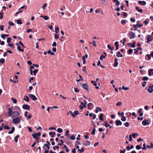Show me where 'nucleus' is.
Instances as JSON below:
<instances>
[{
    "label": "nucleus",
    "mask_w": 153,
    "mask_h": 153,
    "mask_svg": "<svg viewBox=\"0 0 153 153\" xmlns=\"http://www.w3.org/2000/svg\"><path fill=\"white\" fill-rule=\"evenodd\" d=\"M41 135V134L40 132H38V133H35L34 134H32L33 138L36 140V141L37 143H39L38 140H39V138L38 137H40Z\"/></svg>",
    "instance_id": "obj_1"
},
{
    "label": "nucleus",
    "mask_w": 153,
    "mask_h": 153,
    "mask_svg": "<svg viewBox=\"0 0 153 153\" xmlns=\"http://www.w3.org/2000/svg\"><path fill=\"white\" fill-rule=\"evenodd\" d=\"M51 144H44L43 148L45 151V153H48V150L50 148L49 145Z\"/></svg>",
    "instance_id": "obj_2"
},
{
    "label": "nucleus",
    "mask_w": 153,
    "mask_h": 153,
    "mask_svg": "<svg viewBox=\"0 0 153 153\" xmlns=\"http://www.w3.org/2000/svg\"><path fill=\"white\" fill-rule=\"evenodd\" d=\"M20 117L22 118V117L20 116L19 117H17L16 118H15L12 120L13 122V123H18L19 122L20 120Z\"/></svg>",
    "instance_id": "obj_3"
},
{
    "label": "nucleus",
    "mask_w": 153,
    "mask_h": 153,
    "mask_svg": "<svg viewBox=\"0 0 153 153\" xmlns=\"http://www.w3.org/2000/svg\"><path fill=\"white\" fill-rule=\"evenodd\" d=\"M82 87L84 90H88L89 89L88 86L86 83L82 84Z\"/></svg>",
    "instance_id": "obj_4"
},
{
    "label": "nucleus",
    "mask_w": 153,
    "mask_h": 153,
    "mask_svg": "<svg viewBox=\"0 0 153 153\" xmlns=\"http://www.w3.org/2000/svg\"><path fill=\"white\" fill-rule=\"evenodd\" d=\"M22 108L26 110H29L30 108V106L28 105L24 104L22 105Z\"/></svg>",
    "instance_id": "obj_5"
},
{
    "label": "nucleus",
    "mask_w": 153,
    "mask_h": 153,
    "mask_svg": "<svg viewBox=\"0 0 153 153\" xmlns=\"http://www.w3.org/2000/svg\"><path fill=\"white\" fill-rule=\"evenodd\" d=\"M29 96L34 101H35L37 100V99L36 97L33 94H30Z\"/></svg>",
    "instance_id": "obj_6"
},
{
    "label": "nucleus",
    "mask_w": 153,
    "mask_h": 153,
    "mask_svg": "<svg viewBox=\"0 0 153 153\" xmlns=\"http://www.w3.org/2000/svg\"><path fill=\"white\" fill-rule=\"evenodd\" d=\"M152 86H149L147 89L148 91L150 93H151L153 92V85H151Z\"/></svg>",
    "instance_id": "obj_7"
},
{
    "label": "nucleus",
    "mask_w": 153,
    "mask_h": 153,
    "mask_svg": "<svg viewBox=\"0 0 153 153\" xmlns=\"http://www.w3.org/2000/svg\"><path fill=\"white\" fill-rule=\"evenodd\" d=\"M148 120H143L142 122V124L143 126H146V125H149V123L148 122Z\"/></svg>",
    "instance_id": "obj_8"
},
{
    "label": "nucleus",
    "mask_w": 153,
    "mask_h": 153,
    "mask_svg": "<svg viewBox=\"0 0 153 153\" xmlns=\"http://www.w3.org/2000/svg\"><path fill=\"white\" fill-rule=\"evenodd\" d=\"M130 39H134L135 38V34L133 32L130 31Z\"/></svg>",
    "instance_id": "obj_9"
},
{
    "label": "nucleus",
    "mask_w": 153,
    "mask_h": 153,
    "mask_svg": "<svg viewBox=\"0 0 153 153\" xmlns=\"http://www.w3.org/2000/svg\"><path fill=\"white\" fill-rule=\"evenodd\" d=\"M88 109L89 110H91L93 108V105L91 103H90L88 104Z\"/></svg>",
    "instance_id": "obj_10"
},
{
    "label": "nucleus",
    "mask_w": 153,
    "mask_h": 153,
    "mask_svg": "<svg viewBox=\"0 0 153 153\" xmlns=\"http://www.w3.org/2000/svg\"><path fill=\"white\" fill-rule=\"evenodd\" d=\"M115 123L117 126H119V125L121 126L122 125V123L120 120H116L115 121Z\"/></svg>",
    "instance_id": "obj_11"
},
{
    "label": "nucleus",
    "mask_w": 153,
    "mask_h": 153,
    "mask_svg": "<svg viewBox=\"0 0 153 153\" xmlns=\"http://www.w3.org/2000/svg\"><path fill=\"white\" fill-rule=\"evenodd\" d=\"M138 3L139 4L142 5H145L146 4V2L144 1H139L138 2Z\"/></svg>",
    "instance_id": "obj_12"
},
{
    "label": "nucleus",
    "mask_w": 153,
    "mask_h": 153,
    "mask_svg": "<svg viewBox=\"0 0 153 153\" xmlns=\"http://www.w3.org/2000/svg\"><path fill=\"white\" fill-rule=\"evenodd\" d=\"M8 114L9 116L10 117L12 115V109L10 108H8Z\"/></svg>",
    "instance_id": "obj_13"
},
{
    "label": "nucleus",
    "mask_w": 153,
    "mask_h": 153,
    "mask_svg": "<svg viewBox=\"0 0 153 153\" xmlns=\"http://www.w3.org/2000/svg\"><path fill=\"white\" fill-rule=\"evenodd\" d=\"M74 114L73 113L72 117H74L76 115L79 114V111H74Z\"/></svg>",
    "instance_id": "obj_14"
},
{
    "label": "nucleus",
    "mask_w": 153,
    "mask_h": 153,
    "mask_svg": "<svg viewBox=\"0 0 153 153\" xmlns=\"http://www.w3.org/2000/svg\"><path fill=\"white\" fill-rule=\"evenodd\" d=\"M147 39L148 41H152V38L151 36L150 35H148L147 36Z\"/></svg>",
    "instance_id": "obj_15"
},
{
    "label": "nucleus",
    "mask_w": 153,
    "mask_h": 153,
    "mask_svg": "<svg viewBox=\"0 0 153 153\" xmlns=\"http://www.w3.org/2000/svg\"><path fill=\"white\" fill-rule=\"evenodd\" d=\"M113 2L114 3H115L116 4L117 6H119V5L120 4V3L119 1L118 0H113Z\"/></svg>",
    "instance_id": "obj_16"
},
{
    "label": "nucleus",
    "mask_w": 153,
    "mask_h": 153,
    "mask_svg": "<svg viewBox=\"0 0 153 153\" xmlns=\"http://www.w3.org/2000/svg\"><path fill=\"white\" fill-rule=\"evenodd\" d=\"M117 60V58H116L114 60L115 62H114V65L115 67H117L118 64Z\"/></svg>",
    "instance_id": "obj_17"
},
{
    "label": "nucleus",
    "mask_w": 153,
    "mask_h": 153,
    "mask_svg": "<svg viewBox=\"0 0 153 153\" xmlns=\"http://www.w3.org/2000/svg\"><path fill=\"white\" fill-rule=\"evenodd\" d=\"M13 114L14 117H16L19 116V112L17 111L14 112Z\"/></svg>",
    "instance_id": "obj_18"
},
{
    "label": "nucleus",
    "mask_w": 153,
    "mask_h": 153,
    "mask_svg": "<svg viewBox=\"0 0 153 153\" xmlns=\"http://www.w3.org/2000/svg\"><path fill=\"white\" fill-rule=\"evenodd\" d=\"M64 149L66 152H68L69 151V150L67 147V146L65 145H64L63 146V147Z\"/></svg>",
    "instance_id": "obj_19"
},
{
    "label": "nucleus",
    "mask_w": 153,
    "mask_h": 153,
    "mask_svg": "<svg viewBox=\"0 0 153 153\" xmlns=\"http://www.w3.org/2000/svg\"><path fill=\"white\" fill-rule=\"evenodd\" d=\"M103 114H100V116L99 117V119L101 121H104V119L102 118L103 116Z\"/></svg>",
    "instance_id": "obj_20"
},
{
    "label": "nucleus",
    "mask_w": 153,
    "mask_h": 153,
    "mask_svg": "<svg viewBox=\"0 0 153 153\" xmlns=\"http://www.w3.org/2000/svg\"><path fill=\"white\" fill-rule=\"evenodd\" d=\"M114 45L116 47V50H117L118 49L119 43L118 42H115Z\"/></svg>",
    "instance_id": "obj_21"
},
{
    "label": "nucleus",
    "mask_w": 153,
    "mask_h": 153,
    "mask_svg": "<svg viewBox=\"0 0 153 153\" xmlns=\"http://www.w3.org/2000/svg\"><path fill=\"white\" fill-rule=\"evenodd\" d=\"M23 100H24L26 101L27 102H28L29 101V97H28L27 96H25L24 97V98Z\"/></svg>",
    "instance_id": "obj_22"
},
{
    "label": "nucleus",
    "mask_w": 153,
    "mask_h": 153,
    "mask_svg": "<svg viewBox=\"0 0 153 153\" xmlns=\"http://www.w3.org/2000/svg\"><path fill=\"white\" fill-rule=\"evenodd\" d=\"M116 56L117 57H119L120 56L122 57L123 56V55L121 54L120 52L119 51H118L117 53V54Z\"/></svg>",
    "instance_id": "obj_23"
},
{
    "label": "nucleus",
    "mask_w": 153,
    "mask_h": 153,
    "mask_svg": "<svg viewBox=\"0 0 153 153\" xmlns=\"http://www.w3.org/2000/svg\"><path fill=\"white\" fill-rule=\"evenodd\" d=\"M102 111V108L99 107H97L96 108V113H97L98 111Z\"/></svg>",
    "instance_id": "obj_24"
},
{
    "label": "nucleus",
    "mask_w": 153,
    "mask_h": 153,
    "mask_svg": "<svg viewBox=\"0 0 153 153\" xmlns=\"http://www.w3.org/2000/svg\"><path fill=\"white\" fill-rule=\"evenodd\" d=\"M152 71H153V69H150L148 71V74L149 76H150L152 75L151 72Z\"/></svg>",
    "instance_id": "obj_25"
},
{
    "label": "nucleus",
    "mask_w": 153,
    "mask_h": 153,
    "mask_svg": "<svg viewBox=\"0 0 153 153\" xmlns=\"http://www.w3.org/2000/svg\"><path fill=\"white\" fill-rule=\"evenodd\" d=\"M19 136H20L19 135H17L14 138V140L16 142V143L17 142L18 140V138L19 137Z\"/></svg>",
    "instance_id": "obj_26"
},
{
    "label": "nucleus",
    "mask_w": 153,
    "mask_h": 153,
    "mask_svg": "<svg viewBox=\"0 0 153 153\" xmlns=\"http://www.w3.org/2000/svg\"><path fill=\"white\" fill-rule=\"evenodd\" d=\"M5 61V59L4 58H1L0 59V62L2 64L4 63Z\"/></svg>",
    "instance_id": "obj_27"
},
{
    "label": "nucleus",
    "mask_w": 153,
    "mask_h": 153,
    "mask_svg": "<svg viewBox=\"0 0 153 153\" xmlns=\"http://www.w3.org/2000/svg\"><path fill=\"white\" fill-rule=\"evenodd\" d=\"M107 47L108 48L111 50H113L114 49V47H111L109 44H108L107 45Z\"/></svg>",
    "instance_id": "obj_28"
},
{
    "label": "nucleus",
    "mask_w": 153,
    "mask_h": 153,
    "mask_svg": "<svg viewBox=\"0 0 153 153\" xmlns=\"http://www.w3.org/2000/svg\"><path fill=\"white\" fill-rule=\"evenodd\" d=\"M62 131H62V129H61V128H57V131L58 133H59L62 132Z\"/></svg>",
    "instance_id": "obj_29"
},
{
    "label": "nucleus",
    "mask_w": 153,
    "mask_h": 153,
    "mask_svg": "<svg viewBox=\"0 0 153 153\" xmlns=\"http://www.w3.org/2000/svg\"><path fill=\"white\" fill-rule=\"evenodd\" d=\"M12 40V38H11L9 37L7 38V42L8 43H9L10 42L11 40Z\"/></svg>",
    "instance_id": "obj_30"
},
{
    "label": "nucleus",
    "mask_w": 153,
    "mask_h": 153,
    "mask_svg": "<svg viewBox=\"0 0 153 153\" xmlns=\"http://www.w3.org/2000/svg\"><path fill=\"white\" fill-rule=\"evenodd\" d=\"M16 22L18 24H22V22L21 19L17 20Z\"/></svg>",
    "instance_id": "obj_31"
},
{
    "label": "nucleus",
    "mask_w": 153,
    "mask_h": 153,
    "mask_svg": "<svg viewBox=\"0 0 153 153\" xmlns=\"http://www.w3.org/2000/svg\"><path fill=\"white\" fill-rule=\"evenodd\" d=\"M107 123L108 122L107 121H105V124L103 125L104 126H106V128H107L110 126V125Z\"/></svg>",
    "instance_id": "obj_32"
},
{
    "label": "nucleus",
    "mask_w": 153,
    "mask_h": 153,
    "mask_svg": "<svg viewBox=\"0 0 153 153\" xmlns=\"http://www.w3.org/2000/svg\"><path fill=\"white\" fill-rule=\"evenodd\" d=\"M147 147L148 149L152 148H153V144H151V145L150 146L147 145Z\"/></svg>",
    "instance_id": "obj_33"
},
{
    "label": "nucleus",
    "mask_w": 153,
    "mask_h": 153,
    "mask_svg": "<svg viewBox=\"0 0 153 153\" xmlns=\"http://www.w3.org/2000/svg\"><path fill=\"white\" fill-rule=\"evenodd\" d=\"M12 100L13 101V103L15 104L17 103V100L16 99H14L13 97L11 98Z\"/></svg>",
    "instance_id": "obj_34"
},
{
    "label": "nucleus",
    "mask_w": 153,
    "mask_h": 153,
    "mask_svg": "<svg viewBox=\"0 0 153 153\" xmlns=\"http://www.w3.org/2000/svg\"><path fill=\"white\" fill-rule=\"evenodd\" d=\"M38 71V69H35L33 71V73L34 76H35L36 75V74Z\"/></svg>",
    "instance_id": "obj_35"
},
{
    "label": "nucleus",
    "mask_w": 153,
    "mask_h": 153,
    "mask_svg": "<svg viewBox=\"0 0 153 153\" xmlns=\"http://www.w3.org/2000/svg\"><path fill=\"white\" fill-rule=\"evenodd\" d=\"M81 104L82 105H86L87 104V102L86 100H84L83 102H81Z\"/></svg>",
    "instance_id": "obj_36"
},
{
    "label": "nucleus",
    "mask_w": 153,
    "mask_h": 153,
    "mask_svg": "<svg viewBox=\"0 0 153 153\" xmlns=\"http://www.w3.org/2000/svg\"><path fill=\"white\" fill-rule=\"evenodd\" d=\"M126 22V20H122L121 21V23L123 25H124Z\"/></svg>",
    "instance_id": "obj_37"
},
{
    "label": "nucleus",
    "mask_w": 153,
    "mask_h": 153,
    "mask_svg": "<svg viewBox=\"0 0 153 153\" xmlns=\"http://www.w3.org/2000/svg\"><path fill=\"white\" fill-rule=\"evenodd\" d=\"M121 120L123 121H125L126 120V118L125 116H122Z\"/></svg>",
    "instance_id": "obj_38"
},
{
    "label": "nucleus",
    "mask_w": 153,
    "mask_h": 153,
    "mask_svg": "<svg viewBox=\"0 0 153 153\" xmlns=\"http://www.w3.org/2000/svg\"><path fill=\"white\" fill-rule=\"evenodd\" d=\"M102 2L103 4L104 5H106L107 4V1L105 0H102Z\"/></svg>",
    "instance_id": "obj_39"
},
{
    "label": "nucleus",
    "mask_w": 153,
    "mask_h": 153,
    "mask_svg": "<svg viewBox=\"0 0 153 153\" xmlns=\"http://www.w3.org/2000/svg\"><path fill=\"white\" fill-rule=\"evenodd\" d=\"M132 52L133 50L131 49H130L128 50V53L129 54H130Z\"/></svg>",
    "instance_id": "obj_40"
},
{
    "label": "nucleus",
    "mask_w": 153,
    "mask_h": 153,
    "mask_svg": "<svg viewBox=\"0 0 153 153\" xmlns=\"http://www.w3.org/2000/svg\"><path fill=\"white\" fill-rule=\"evenodd\" d=\"M139 135L137 133L133 134H132V136L133 138H135L136 136H138Z\"/></svg>",
    "instance_id": "obj_41"
},
{
    "label": "nucleus",
    "mask_w": 153,
    "mask_h": 153,
    "mask_svg": "<svg viewBox=\"0 0 153 153\" xmlns=\"http://www.w3.org/2000/svg\"><path fill=\"white\" fill-rule=\"evenodd\" d=\"M148 79H149L146 76L143 77V81L147 80H148Z\"/></svg>",
    "instance_id": "obj_42"
},
{
    "label": "nucleus",
    "mask_w": 153,
    "mask_h": 153,
    "mask_svg": "<svg viewBox=\"0 0 153 153\" xmlns=\"http://www.w3.org/2000/svg\"><path fill=\"white\" fill-rule=\"evenodd\" d=\"M125 126L126 127H128L129 126V124L128 122H126L124 123Z\"/></svg>",
    "instance_id": "obj_43"
},
{
    "label": "nucleus",
    "mask_w": 153,
    "mask_h": 153,
    "mask_svg": "<svg viewBox=\"0 0 153 153\" xmlns=\"http://www.w3.org/2000/svg\"><path fill=\"white\" fill-rule=\"evenodd\" d=\"M106 57V56H104L103 55H102L100 57V59L102 60L103 58H105Z\"/></svg>",
    "instance_id": "obj_44"
},
{
    "label": "nucleus",
    "mask_w": 153,
    "mask_h": 153,
    "mask_svg": "<svg viewBox=\"0 0 153 153\" xmlns=\"http://www.w3.org/2000/svg\"><path fill=\"white\" fill-rule=\"evenodd\" d=\"M78 151L80 153H82L84 152V150L83 149H79Z\"/></svg>",
    "instance_id": "obj_45"
},
{
    "label": "nucleus",
    "mask_w": 153,
    "mask_h": 153,
    "mask_svg": "<svg viewBox=\"0 0 153 153\" xmlns=\"http://www.w3.org/2000/svg\"><path fill=\"white\" fill-rule=\"evenodd\" d=\"M141 148V147L139 145H137L136 146V149H137L139 150Z\"/></svg>",
    "instance_id": "obj_46"
},
{
    "label": "nucleus",
    "mask_w": 153,
    "mask_h": 153,
    "mask_svg": "<svg viewBox=\"0 0 153 153\" xmlns=\"http://www.w3.org/2000/svg\"><path fill=\"white\" fill-rule=\"evenodd\" d=\"M4 128L5 129L9 130L10 129V127L7 126H4Z\"/></svg>",
    "instance_id": "obj_47"
},
{
    "label": "nucleus",
    "mask_w": 153,
    "mask_h": 153,
    "mask_svg": "<svg viewBox=\"0 0 153 153\" xmlns=\"http://www.w3.org/2000/svg\"><path fill=\"white\" fill-rule=\"evenodd\" d=\"M131 47L134 48L135 47V42H134L132 45H131Z\"/></svg>",
    "instance_id": "obj_48"
},
{
    "label": "nucleus",
    "mask_w": 153,
    "mask_h": 153,
    "mask_svg": "<svg viewBox=\"0 0 153 153\" xmlns=\"http://www.w3.org/2000/svg\"><path fill=\"white\" fill-rule=\"evenodd\" d=\"M95 128H94L93 129V130L92 131V132L91 133V134H95Z\"/></svg>",
    "instance_id": "obj_49"
},
{
    "label": "nucleus",
    "mask_w": 153,
    "mask_h": 153,
    "mask_svg": "<svg viewBox=\"0 0 153 153\" xmlns=\"http://www.w3.org/2000/svg\"><path fill=\"white\" fill-rule=\"evenodd\" d=\"M126 150L125 149H124L123 150H120V153H125Z\"/></svg>",
    "instance_id": "obj_50"
},
{
    "label": "nucleus",
    "mask_w": 153,
    "mask_h": 153,
    "mask_svg": "<svg viewBox=\"0 0 153 153\" xmlns=\"http://www.w3.org/2000/svg\"><path fill=\"white\" fill-rule=\"evenodd\" d=\"M8 24L10 26H14V24L12 22H9L8 23Z\"/></svg>",
    "instance_id": "obj_51"
},
{
    "label": "nucleus",
    "mask_w": 153,
    "mask_h": 153,
    "mask_svg": "<svg viewBox=\"0 0 153 153\" xmlns=\"http://www.w3.org/2000/svg\"><path fill=\"white\" fill-rule=\"evenodd\" d=\"M32 117V116L31 114L30 113V114L29 115H28L27 116V120L29 119H30Z\"/></svg>",
    "instance_id": "obj_52"
},
{
    "label": "nucleus",
    "mask_w": 153,
    "mask_h": 153,
    "mask_svg": "<svg viewBox=\"0 0 153 153\" xmlns=\"http://www.w3.org/2000/svg\"><path fill=\"white\" fill-rule=\"evenodd\" d=\"M45 20H47L49 19V17L47 16H45L43 17Z\"/></svg>",
    "instance_id": "obj_53"
},
{
    "label": "nucleus",
    "mask_w": 153,
    "mask_h": 153,
    "mask_svg": "<svg viewBox=\"0 0 153 153\" xmlns=\"http://www.w3.org/2000/svg\"><path fill=\"white\" fill-rule=\"evenodd\" d=\"M122 88L123 90H128L129 89L128 87H125L124 86H122Z\"/></svg>",
    "instance_id": "obj_54"
},
{
    "label": "nucleus",
    "mask_w": 153,
    "mask_h": 153,
    "mask_svg": "<svg viewBox=\"0 0 153 153\" xmlns=\"http://www.w3.org/2000/svg\"><path fill=\"white\" fill-rule=\"evenodd\" d=\"M19 44H20L23 48H25L26 47L24 46V45L23 44L21 41L19 42Z\"/></svg>",
    "instance_id": "obj_55"
},
{
    "label": "nucleus",
    "mask_w": 153,
    "mask_h": 153,
    "mask_svg": "<svg viewBox=\"0 0 153 153\" xmlns=\"http://www.w3.org/2000/svg\"><path fill=\"white\" fill-rule=\"evenodd\" d=\"M143 26V25L142 24H140L138 23L137 24V26L139 27H140Z\"/></svg>",
    "instance_id": "obj_56"
},
{
    "label": "nucleus",
    "mask_w": 153,
    "mask_h": 153,
    "mask_svg": "<svg viewBox=\"0 0 153 153\" xmlns=\"http://www.w3.org/2000/svg\"><path fill=\"white\" fill-rule=\"evenodd\" d=\"M132 140V136L131 134L129 135V141H131Z\"/></svg>",
    "instance_id": "obj_57"
},
{
    "label": "nucleus",
    "mask_w": 153,
    "mask_h": 153,
    "mask_svg": "<svg viewBox=\"0 0 153 153\" xmlns=\"http://www.w3.org/2000/svg\"><path fill=\"white\" fill-rule=\"evenodd\" d=\"M82 59L83 60V63L85 64V59L83 56H82Z\"/></svg>",
    "instance_id": "obj_58"
},
{
    "label": "nucleus",
    "mask_w": 153,
    "mask_h": 153,
    "mask_svg": "<svg viewBox=\"0 0 153 153\" xmlns=\"http://www.w3.org/2000/svg\"><path fill=\"white\" fill-rule=\"evenodd\" d=\"M57 30H59V29L58 27H57L55 28V32L56 33H58V32L57 31Z\"/></svg>",
    "instance_id": "obj_59"
},
{
    "label": "nucleus",
    "mask_w": 153,
    "mask_h": 153,
    "mask_svg": "<svg viewBox=\"0 0 153 153\" xmlns=\"http://www.w3.org/2000/svg\"><path fill=\"white\" fill-rule=\"evenodd\" d=\"M75 139V137L74 135H72L71 137V139L72 140H74Z\"/></svg>",
    "instance_id": "obj_60"
},
{
    "label": "nucleus",
    "mask_w": 153,
    "mask_h": 153,
    "mask_svg": "<svg viewBox=\"0 0 153 153\" xmlns=\"http://www.w3.org/2000/svg\"><path fill=\"white\" fill-rule=\"evenodd\" d=\"M8 45L10 47H13V46H14V45L13 44H12V43H10V44H9L8 43Z\"/></svg>",
    "instance_id": "obj_61"
},
{
    "label": "nucleus",
    "mask_w": 153,
    "mask_h": 153,
    "mask_svg": "<svg viewBox=\"0 0 153 153\" xmlns=\"http://www.w3.org/2000/svg\"><path fill=\"white\" fill-rule=\"evenodd\" d=\"M74 91L75 92H77L79 91V90L78 89L76 88H74Z\"/></svg>",
    "instance_id": "obj_62"
},
{
    "label": "nucleus",
    "mask_w": 153,
    "mask_h": 153,
    "mask_svg": "<svg viewBox=\"0 0 153 153\" xmlns=\"http://www.w3.org/2000/svg\"><path fill=\"white\" fill-rule=\"evenodd\" d=\"M69 131L68 130H67L65 131V136H67L68 135V134L69 133Z\"/></svg>",
    "instance_id": "obj_63"
},
{
    "label": "nucleus",
    "mask_w": 153,
    "mask_h": 153,
    "mask_svg": "<svg viewBox=\"0 0 153 153\" xmlns=\"http://www.w3.org/2000/svg\"><path fill=\"white\" fill-rule=\"evenodd\" d=\"M76 149L75 148H74L72 150V152L73 153H76Z\"/></svg>",
    "instance_id": "obj_64"
}]
</instances>
